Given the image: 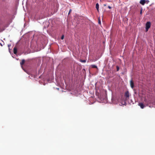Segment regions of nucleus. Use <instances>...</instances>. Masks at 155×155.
I'll list each match as a JSON object with an SVG mask.
<instances>
[{
	"mask_svg": "<svg viewBox=\"0 0 155 155\" xmlns=\"http://www.w3.org/2000/svg\"><path fill=\"white\" fill-rule=\"evenodd\" d=\"M138 105L142 109H143L145 107V106L142 103H140Z\"/></svg>",
	"mask_w": 155,
	"mask_h": 155,
	"instance_id": "nucleus-4",
	"label": "nucleus"
},
{
	"mask_svg": "<svg viewBox=\"0 0 155 155\" xmlns=\"http://www.w3.org/2000/svg\"><path fill=\"white\" fill-rule=\"evenodd\" d=\"M151 26L150 22L149 21L147 22L146 24V31H147L150 28Z\"/></svg>",
	"mask_w": 155,
	"mask_h": 155,
	"instance_id": "nucleus-1",
	"label": "nucleus"
},
{
	"mask_svg": "<svg viewBox=\"0 0 155 155\" xmlns=\"http://www.w3.org/2000/svg\"><path fill=\"white\" fill-rule=\"evenodd\" d=\"M104 6H106V4H104Z\"/></svg>",
	"mask_w": 155,
	"mask_h": 155,
	"instance_id": "nucleus-18",
	"label": "nucleus"
},
{
	"mask_svg": "<svg viewBox=\"0 0 155 155\" xmlns=\"http://www.w3.org/2000/svg\"><path fill=\"white\" fill-rule=\"evenodd\" d=\"M99 24L101 23V21L100 20H99Z\"/></svg>",
	"mask_w": 155,
	"mask_h": 155,
	"instance_id": "nucleus-17",
	"label": "nucleus"
},
{
	"mask_svg": "<svg viewBox=\"0 0 155 155\" xmlns=\"http://www.w3.org/2000/svg\"><path fill=\"white\" fill-rule=\"evenodd\" d=\"M96 8L97 10V11H98L99 8V5L98 3L96 4Z\"/></svg>",
	"mask_w": 155,
	"mask_h": 155,
	"instance_id": "nucleus-8",
	"label": "nucleus"
},
{
	"mask_svg": "<svg viewBox=\"0 0 155 155\" xmlns=\"http://www.w3.org/2000/svg\"><path fill=\"white\" fill-rule=\"evenodd\" d=\"M92 67L93 68H97V66L95 65H92Z\"/></svg>",
	"mask_w": 155,
	"mask_h": 155,
	"instance_id": "nucleus-9",
	"label": "nucleus"
},
{
	"mask_svg": "<svg viewBox=\"0 0 155 155\" xmlns=\"http://www.w3.org/2000/svg\"><path fill=\"white\" fill-rule=\"evenodd\" d=\"M108 7L109 9H111V7L110 6H108Z\"/></svg>",
	"mask_w": 155,
	"mask_h": 155,
	"instance_id": "nucleus-14",
	"label": "nucleus"
},
{
	"mask_svg": "<svg viewBox=\"0 0 155 155\" xmlns=\"http://www.w3.org/2000/svg\"><path fill=\"white\" fill-rule=\"evenodd\" d=\"M116 68H117V71H118L119 69V67L118 66H117Z\"/></svg>",
	"mask_w": 155,
	"mask_h": 155,
	"instance_id": "nucleus-11",
	"label": "nucleus"
},
{
	"mask_svg": "<svg viewBox=\"0 0 155 155\" xmlns=\"http://www.w3.org/2000/svg\"><path fill=\"white\" fill-rule=\"evenodd\" d=\"M140 3L143 5H144V4L145 3V0H140Z\"/></svg>",
	"mask_w": 155,
	"mask_h": 155,
	"instance_id": "nucleus-5",
	"label": "nucleus"
},
{
	"mask_svg": "<svg viewBox=\"0 0 155 155\" xmlns=\"http://www.w3.org/2000/svg\"><path fill=\"white\" fill-rule=\"evenodd\" d=\"M80 61L82 62L85 63L86 62V61L85 60H81Z\"/></svg>",
	"mask_w": 155,
	"mask_h": 155,
	"instance_id": "nucleus-10",
	"label": "nucleus"
},
{
	"mask_svg": "<svg viewBox=\"0 0 155 155\" xmlns=\"http://www.w3.org/2000/svg\"><path fill=\"white\" fill-rule=\"evenodd\" d=\"M142 9H141V10L140 11V14H141L142 13Z\"/></svg>",
	"mask_w": 155,
	"mask_h": 155,
	"instance_id": "nucleus-15",
	"label": "nucleus"
},
{
	"mask_svg": "<svg viewBox=\"0 0 155 155\" xmlns=\"http://www.w3.org/2000/svg\"><path fill=\"white\" fill-rule=\"evenodd\" d=\"M130 85L132 89H133L134 87V83L133 81H132V80H131L130 81Z\"/></svg>",
	"mask_w": 155,
	"mask_h": 155,
	"instance_id": "nucleus-3",
	"label": "nucleus"
},
{
	"mask_svg": "<svg viewBox=\"0 0 155 155\" xmlns=\"http://www.w3.org/2000/svg\"><path fill=\"white\" fill-rule=\"evenodd\" d=\"M61 39L63 40L64 39V35H62V36L61 37Z\"/></svg>",
	"mask_w": 155,
	"mask_h": 155,
	"instance_id": "nucleus-12",
	"label": "nucleus"
},
{
	"mask_svg": "<svg viewBox=\"0 0 155 155\" xmlns=\"http://www.w3.org/2000/svg\"><path fill=\"white\" fill-rule=\"evenodd\" d=\"M11 46V45H8V46L9 47Z\"/></svg>",
	"mask_w": 155,
	"mask_h": 155,
	"instance_id": "nucleus-16",
	"label": "nucleus"
},
{
	"mask_svg": "<svg viewBox=\"0 0 155 155\" xmlns=\"http://www.w3.org/2000/svg\"><path fill=\"white\" fill-rule=\"evenodd\" d=\"M25 60L24 59H22L21 60V61L20 62V64L21 66H22L23 64H24L25 63Z\"/></svg>",
	"mask_w": 155,
	"mask_h": 155,
	"instance_id": "nucleus-7",
	"label": "nucleus"
},
{
	"mask_svg": "<svg viewBox=\"0 0 155 155\" xmlns=\"http://www.w3.org/2000/svg\"><path fill=\"white\" fill-rule=\"evenodd\" d=\"M71 9H70L69 11V13H68V15L71 12Z\"/></svg>",
	"mask_w": 155,
	"mask_h": 155,
	"instance_id": "nucleus-13",
	"label": "nucleus"
},
{
	"mask_svg": "<svg viewBox=\"0 0 155 155\" xmlns=\"http://www.w3.org/2000/svg\"><path fill=\"white\" fill-rule=\"evenodd\" d=\"M17 50L16 47H15L13 49V53L15 54H16L17 53Z\"/></svg>",
	"mask_w": 155,
	"mask_h": 155,
	"instance_id": "nucleus-6",
	"label": "nucleus"
},
{
	"mask_svg": "<svg viewBox=\"0 0 155 155\" xmlns=\"http://www.w3.org/2000/svg\"><path fill=\"white\" fill-rule=\"evenodd\" d=\"M125 99L126 100H128L129 98V93L128 91H126L125 94Z\"/></svg>",
	"mask_w": 155,
	"mask_h": 155,
	"instance_id": "nucleus-2",
	"label": "nucleus"
}]
</instances>
